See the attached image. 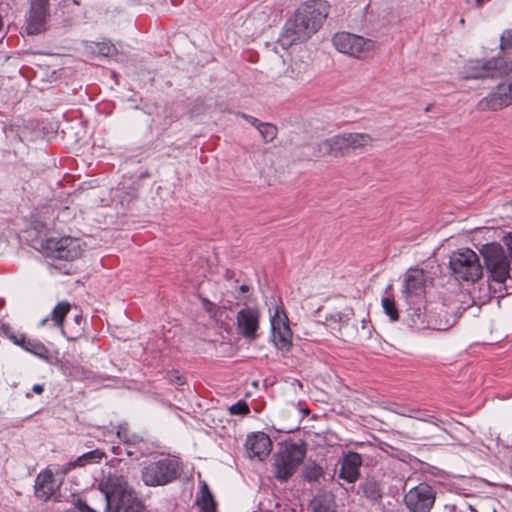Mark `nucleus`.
I'll use <instances>...</instances> for the list:
<instances>
[{"instance_id": "f3484780", "label": "nucleus", "mask_w": 512, "mask_h": 512, "mask_svg": "<svg viewBox=\"0 0 512 512\" xmlns=\"http://www.w3.org/2000/svg\"><path fill=\"white\" fill-rule=\"evenodd\" d=\"M361 465V455L356 452H348L342 458L339 477L348 483H354L359 478Z\"/></svg>"}, {"instance_id": "a18cd8bd", "label": "nucleus", "mask_w": 512, "mask_h": 512, "mask_svg": "<svg viewBox=\"0 0 512 512\" xmlns=\"http://www.w3.org/2000/svg\"><path fill=\"white\" fill-rule=\"evenodd\" d=\"M240 290H241L242 292H247V291H248V286H246V285H241V286H240Z\"/></svg>"}, {"instance_id": "a211bd4d", "label": "nucleus", "mask_w": 512, "mask_h": 512, "mask_svg": "<svg viewBox=\"0 0 512 512\" xmlns=\"http://www.w3.org/2000/svg\"><path fill=\"white\" fill-rule=\"evenodd\" d=\"M428 281L429 277L423 269L410 268L405 274L404 292L409 295H420Z\"/></svg>"}, {"instance_id": "6e6552de", "label": "nucleus", "mask_w": 512, "mask_h": 512, "mask_svg": "<svg viewBox=\"0 0 512 512\" xmlns=\"http://www.w3.org/2000/svg\"><path fill=\"white\" fill-rule=\"evenodd\" d=\"M41 249L49 257L72 261L81 256L83 241L70 236L50 237L42 241Z\"/></svg>"}, {"instance_id": "f03ea898", "label": "nucleus", "mask_w": 512, "mask_h": 512, "mask_svg": "<svg viewBox=\"0 0 512 512\" xmlns=\"http://www.w3.org/2000/svg\"><path fill=\"white\" fill-rule=\"evenodd\" d=\"M104 495L106 512H142L144 506L134 489L119 471H109L98 482Z\"/></svg>"}, {"instance_id": "0eeeda50", "label": "nucleus", "mask_w": 512, "mask_h": 512, "mask_svg": "<svg viewBox=\"0 0 512 512\" xmlns=\"http://www.w3.org/2000/svg\"><path fill=\"white\" fill-rule=\"evenodd\" d=\"M332 42L339 52L357 59L371 58L378 48L374 40L349 32L336 33Z\"/></svg>"}, {"instance_id": "2f4dec72", "label": "nucleus", "mask_w": 512, "mask_h": 512, "mask_svg": "<svg viewBox=\"0 0 512 512\" xmlns=\"http://www.w3.org/2000/svg\"><path fill=\"white\" fill-rule=\"evenodd\" d=\"M231 415H247L250 412L249 405L244 400H239L237 403L229 407Z\"/></svg>"}, {"instance_id": "58836bf2", "label": "nucleus", "mask_w": 512, "mask_h": 512, "mask_svg": "<svg viewBox=\"0 0 512 512\" xmlns=\"http://www.w3.org/2000/svg\"><path fill=\"white\" fill-rule=\"evenodd\" d=\"M170 380H171L172 382L177 383L178 385H183V384H184V380H183L182 376H180V375L178 374V372H173V373L171 374V376H170Z\"/></svg>"}, {"instance_id": "79ce46f5", "label": "nucleus", "mask_w": 512, "mask_h": 512, "mask_svg": "<svg viewBox=\"0 0 512 512\" xmlns=\"http://www.w3.org/2000/svg\"><path fill=\"white\" fill-rule=\"evenodd\" d=\"M247 122H249V123H250L252 126H254L256 129H257V127H258V126L260 125V123H261L257 118H255V117H253V116H250V118H247Z\"/></svg>"}, {"instance_id": "4be33fe9", "label": "nucleus", "mask_w": 512, "mask_h": 512, "mask_svg": "<svg viewBox=\"0 0 512 512\" xmlns=\"http://www.w3.org/2000/svg\"><path fill=\"white\" fill-rule=\"evenodd\" d=\"M354 315L352 308H346L342 312H335L326 317L329 325L338 324L337 331L341 337H345L347 335L346 330L349 329L350 322Z\"/></svg>"}, {"instance_id": "a878e982", "label": "nucleus", "mask_w": 512, "mask_h": 512, "mask_svg": "<svg viewBox=\"0 0 512 512\" xmlns=\"http://www.w3.org/2000/svg\"><path fill=\"white\" fill-rule=\"evenodd\" d=\"M117 436L122 442L126 444L136 445L143 441L139 435L130 433L127 424H121L118 426Z\"/></svg>"}, {"instance_id": "aec40b11", "label": "nucleus", "mask_w": 512, "mask_h": 512, "mask_svg": "<svg viewBox=\"0 0 512 512\" xmlns=\"http://www.w3.org/2000/svg\"><path fill=\"white\" fill-rule=\"evenodd\" d=\"M106 453L102 449H94L78 456L74 461H70L65 465L64 472H68L78 467H86L88 465L99 464Z\"/></svg>"}, {"instance_id": "c9c22d12", "label": "nucleus", "mask_w": 512, "mask_h": 512, "mask_svg": "<svg viewBox=\"0 0 512 512\" xmlns=\"http://www.w3.org/2000/svg\"><path fill=\"white\" fill-rule=\"evenodd\" d=\"M411 410L412 408L404 407V406H397L395 409V412L399 415L410 417L411 416Z\"/></svg>"}, {"instance_id": "9b49d317", "label": "nucleus", "mask_w": 512, "mask_h": 512, "mask_svg": "<svg viewBox=\"0 0 512 512\" xmlns=\"http://www.w3.org/2000/svg\"><path fill=\"white\" fill-rule=\"evenodd\" d=\"M270 323L275 347L282 352H289L292 348V331L282 304L275 307V311L270 317Z\"/></svg>"}, {"instance_id": "393cba45", "label": "nucleus", "mask_w": 512, "mask_h": 512, "mask_svg": "<svg viewBox=\"0 0 512 512\" xmlns=\"http://www.w3.org/2000/svg\"><path fill=\"white\" fill-rule=\"evenodd\" d=\"M197 503L202 512H216V503L206 483L201 487V498Z\"/></svg>"}, {"instance_id": "9d476101", "label": "nucleus", "mask_w": 512, "mask_h": 512, "mask_svg": "<svg viewBox=\"0 0 512 512\" xmlns=\"http://www.w3.org/2000/svg\"><path fill=\"white\" fill-rule=\"evenodd\" d=\"M70 310L71 304L68 301H61L54 307L51 314L40 322V325L44 326L49 321H52L54 327L61 328L62 334L67 338L68 341H76L83 336L84 319L80 314L74 316L73 321L74 324L77 325V329L75 331L70 330V324L63 326L64 319Z\"/></svg>"}, {"instance_id": "603ef678", "label": "nucleus", "mask_w": 512, "mask_h": 512, "mask_svg": "<svg viewBox=\"0 0 512 512\" xmlns=\"http://www.w3.org/2000/svg\"><path fill=\"white\" fill-rule=\"evenodd\" d=\"M465 2H466L467 4H470V0H465Z\"/></svg>"}, {"instance_id": "6ab92c4d", "label": "nucleus", "mask_w": 512, "mask_h": 512, "mask_svg": "<svg viewBox=\"0 0 512 512\" xmlns=\"http://www.w3.org/2000/svg\"><path fill=\"white\" fill-rule=\"evenodd\" d=\"M35 495L41 500H48L55 492V481L52 471L45 470L35 480Z\"/></svg>"}, {"instance_id": "4c0bfd02", "label": "nucleus", "mask_w": 512, "mask_h": 512, "mask_svg": "<svg viewBox=\"0 0 512 512\" xmlns=\"http://www.w3.org/2000/svg\"><path fill=\"white\" fill-rule=\"evenodd\" d=\"M322 474V471H321V468L319 467H315L311 473L307 476V478L312 481V480H317Z\"/></svg>"}, {"instance_id": "864d4df0", "label": "nucleus", "mask_w": 512, "mask_h": 512, "mask_svg": "<svg viewBox=\"0 0 512 512\" xmlns=\"http://www.w3.org/2000/svg\"><path fill=\"white\" fill-rule=\"evenodd\" d=\"M511 205H512V199H511Z\"/></svg>"}, {"instance_id": "3c124183", "label": "nucleus", "mask_w": 512, "mask_h": 512, "mask_svg": "<svg viewBox=\"0 0 512 512\" xmlns=\"http://www.w3.org/2000/svg\"><path fill=\"white\" fill-rule=\"evenodd\" d=\"M72 1H73V3H75V4H77V5L79 4L76 0H72Z\"/></svg>"}, {"instance_id": "7ed1b4c3", "label": "nucleus", "mask_w": 512, "mask_h": 512, "mask_svg": "<svg viewBox=\"0 0 512 512\" xmlns=\"http://www.w3.org/2000/svg\"><path fill=\"white\" fill-rule=\"evenodd\" d=\"M449 268L458 281L476 282L483 276L478 255L469 248L458 249L450 255Z\"/></svg>"}, {"instance_id": "72a5a7b5", "label": "nucleus", "mask_w": 512, "mask_h": 512, "mask_svg": "<svg viewBox=\"0 0 512 512\" xmlns=\"http://www.w3.org/2000/svg\"><path fill=\"white\" fill-rule=\"evenodd\" d=\"M430 316L434 317L437 320H442V321L450 319L452 321V326L455 323V319L451 315H448L447 310L444 305H441L438 312H430Z\"/></svg>"}, {"instance_id": "c03bdc74", "label": "nucleus", "mask_w": 512, "mask_h": 512, "mask_svg": "<svg viewBox=\"0 0 512 512\" xmlns=\"http://www.w3.org/2000/svg\"><path fill=\"white\" fill-rule=\"evenodd\" d=\"M237 115L241 116L243 119L247 121V118H250L251 115L245 114V113H237Z\"/></svg>"}, {"instance_id": "c85d7f7f", "label": "nucleus", "mask_w": 512, "mask_h": 512, "mask_svg": "<svg viewBox=\"0 0 512 512\" xmlns=\"http://www.w3.org/2000/svg\"><path fill=\"white\" fill-rule=\"evenodd\" d=\"M382 307L384 312L389 316L391 321H397L399 318L398 310L396 308L395 300L393 297H384L382 299Z\"/></svg>"}, {"instance_id": "39448f33", "label": "nucleus", "mask_w": 512, "mask_h": 512, "mask_svg": "<svg viewBox=\"0 0 512 512\" xmlns=\"http://www.w3.org/2000/svg\"><path fill=\"white\" fill-rule=\"evenodd\" d=\"M488 273V278L504 283L510 277V260L500 244H486L480 250Z\"/></svg>"}, {"instance_id": "1a4fd4ad", "label": "nucleus", "mask_w": 512, "mask_h": 512, "mask_svg": "<svg viewBox=\"0 0 512 512\" xmlns=\"http://www.w3.org/2000/svg\"><path fill=\"white\" fill-rule=\"evenodd\" d=\"M179 463L174 458H162L145 466L142 480L147 486L166 485L178 477Z\"/></svg>"}, {"instance_id": "bb28decb", "label": "nucleus", "mask_w": 512, "mask_h": 512, "mask_svg": "<svg viewBox=\"0 0 512 512\" xmlns=\"http://www.w3.org/2000/svg\"><path fill=\"white\" fill-rule=\"evenodd\" d=\"M310 506L313 512H335L332 501L327 499L326 497H315L311 501Z\"/></svg>"}, {"instance_id": "2eb2a0df", "label": "nucleus", "mask_w": 512, "mask_h": 512, "mask_svg": "<svg viewBox=\"0 0 512 512\" xmlns=\"http://www.w3.org/2000/svg\"><path fill=\"white\" fill-rule=\"evenodd\" d=\"M47 4V0L31 1L26 27L28 34H39L46 29L48 17Z\"/></svg>"}, {"instance_id": "49530a36", "label": "nucleus", "mask_w": 512, "mask_h": 512, "mask_svg": "<svg viewBox=\"0 0 512 512\" xmlns=\"http://www.w3.org/2000/svg\"><path fill=\"white\" fill-rule=\"evenodd\" d=\"M76 329H77V325H75V324L71 325L70 324V330L71 331H75Z\"/></svg>"}, {"instance_id": "de8ad7c7", "label": "nucleus", "mask_w": 512, "mask_h": 512, "mask_svg": "<svg viewBox=\"0 0 512 512\" xmlns=\"http://www.w3.org/2000/svg\"><path fill=\"white\" fill-rule=\"evenodd\" d=\"M431 106H432L431 104H430V105H428V106L425 108V112L430 111V110H431Z\"/></svg>"}, {"instance_id": "b1692460", "label": "nucleus", "mask_w": 512, "mask_h": 512, "mask_svg": "<svg viewBox=\"0 0 512 512\" xmlns=\"http://www.w3.org/2000/svg\"><path fill=\"white\" fill-rule=\"evenodd\" d=\"M281 454L294 466L298 467L305 457L306 449L304 444L292 443L287 445Z\"/></svg>"}, {"instance_id": "a19ab883", "label": "nucleus", "mask_w": 512, "mask_h": 512, "mask_svg": "<svg viewBox=\"0 0 512 512\" xmlns=\"http://www.w3.org/2000/svg\"><path fill=\"white\" fill-rule=\"evenodd\" d=\"M203 305L207 312H209V313L213 312L214 304L212 302H210L208 300H204Z\"/></svg>"}, {"instance_id": "20e7f679", "label": "nucleus", "mask_w": 512, "mask_h": 512, "mask_svg": "<svg viewBox=\"0 0 512 512\" xmlns=\"http://www.w3.org/2000/svg\"><path fill=\"white\" fill-rule=\"evenodd\" d=\"M372 138L365 133H344L325 139L318 144L322 156L343 157L351 150L370 145Z\"/></svg>"}, {"instance_id": "cd10ccee", "label": "nucleus", "mask_w": 512, "mask_h": 512, "mask_svg": "<svg viewBox=\"0 0 512 512\" xmlns=\"http://www.w3.org/2000/svg\"><path fill=\"white\" fill-rule=\"evenodd\" d=\"M263 141L265 143L272 142L277 136V128L273 124L270 123H260L257 127Z\"/></svg>"}, {"instance_id": "423d86ee", "label": "nucleus", "mask_w": 512, "mask_h": 512, "mask_svg": "<svg viewBox=\"0 0 512 512\" xmlns=\"http://www.w3.org/2000/svg\"><path fill=\"white\" fill-rule=\"evenodd\" d=\"M467 79L502 78L512 72V62L504 57L470 60L464 67Z\"/></svg>"}, {"instance_id": "5701e85b", "label": "nucleus", "mask_w": 512, "mask_h": 512, "mask_svg": "<svg viewBox=\"0 0 512 512\" xmlns=\"http://www.w3.org/2000/svg\"><path fill=\"white\" fill-rule=\"evenodd\" d=\"M274 468L275 477L279 480L286 481L293 475L297 467L280 453L275 458Z\"/></svg>"}, {"instance_id": "4468645a", "label": "nucleus", "mask_w": 512, "mask_h": 512, "mask_svg": "<svg viewBox=\"0 0 512 512\" xmlns=\"http://www.w3.org/2000/svg\"><path fill=\"white\" fill-rule=\"evenodd\" d=\"M408 325L415 329L431 328L438 331H445L452 327V321L437 320L427 315L426 308L421 306H412L408 309Z\"/></svg>"}, {"instance_id": "ea45409f", "label": "nucleus", "mask_w": 512, "mask_h": 512, "mask_svg": "<svg viewBox=\"0 0 512 512\" xmlns=\"http://www.w3.org/2000/svg\"><path fill=\"white\" fill-rule=\"evenodd\" d=\"M135 196V191L133 190L132 192H128L125 196H120L119 195V198H120V203L122 205H124V203H128L133 197Z\"/></svg>"}, {"instance_id": "f8f14e48", "label": "nucleus", "mask_w": 512, "mask_h": 512, "mask_svg": "<svg viewBox=\"0 0 512 512\" xmlns=\"http://www.w3.org/2000/svg\"><path fill=\"white\" fill-rule=\"evenodd\" d=\"M435 498L433 487L427 483H420L405 494L404 503L411 512H430Z\"/></svg>"}, {"instance_id": "f257e3e1", "label": "nucleus", "mask_w": 512, "mask_h": 512, "mask_svg": "<svg viewBox=\"0 0 512 512\" xmlns=\"http://www.w3.org/2000/svg\"><path fill=\"white\" fill-rule=\"evenodd\" d=\"M329 5L325 1L310 0L302 4L289 18L278 39L284 49L304 42L315 34L328 16Z\"/></svg>"}, {"instance_id": "c756f323", "label": "nucleus", "mask_w": 512, "mask_h": 512, "mask_svg": "<svg viewBox=\"0 0 512 512\" xmlns=\"http://www.w3.org/2000/svg\"><path fill=\"white\" fill-rule=\"evenodd\" d=\"M363 493L367 498L373 501L379 500L382 497L381 490L378 484L374 481H367L363 485Z\"/></svg>"}, {"instance_id": "412c9836", "label": "nucleus", "mask_w": 512, "mask_h": 512, "mask_svg": "<svg viewBox=\"0 0 512 512\" xmlns=\"http://www.w3.org/2000/svg\"><path fill=\"white\" fill-rule=\"evenodd\" d=\"M9 338L16 345L22 347L26 351H29L40 358H47L48 350L40 341L29 339L23 334L11 335Z\"/></svg>"}, {"instance_id": "ddd939ff", "label": "nucleus", "mask_w": 512, "mask_h": 512, "mask_svg": "<svg viewBox=\"0 0 512 512\" xmlns=\"http://www.w3.org/2000/svg\"><path fill=\"white\" fill-rule=\"evenodd\" d=\"M260 327V311L256 307H245L237 312L236 330L239 335L249 342L258 338Z\"/></svg>"}, {"instance_id": "dca6fc26", "label": "nucleus", "mask_w": 512, "mask_h": 512, "mask_svg": "<svg viewBox=\"0 0 512 512\" xmlns=\"http://www.w3.org/2000/svg\"><path fill=\"white\" fill-rule=\"evenodd\" d=\"M245 447L250 458L263 460L270 454L272 442L267 434L258 432L247 437Z\"/></svg>"}, {"instance_id": "37998d69", "label": "nucleus", "mask_w": 512, "mask_h": 512, "mask_svg": "<svg viewBox=\"0 0 512 512\" xmlns=\"http://www.w3.org/2000/svg\"><path fill=\"white\" fill-rule=\"evenodd\" d=\"M32 391L36 394H41L44 391V385L42 384H35L32 387Z\"/></svg>"}, {"instance_id": "8fccbe9b", "label": "nucleus", "mask_w": 512, "mask_h": 512, "mask_svg": "<svg viewBox=\"0 0 512 512\" xmlns=\"http://www.w3.org/2000/svg\"><path fill=\"white\" fill-rule=\"evenodd\" d=\"M127 454H128L129 456H131V455H132V452H131V451H127Z\"/></svg>"}, {"instance_id": "7c9ffc66", "label": "nucleus", "mask_w": 512, "mask_h": 512, "mask_svg": "<svg viewBox=\"0 0 512 512\" xmlns=\"http://www.w3.org/2000/svg\"><path fill=\"white\" fill-rule=\"evenodd\" d=\"M410 418H415L420 421L429 422L437 425L439 421L434 415L428 411H424L418 408H412Z\"/></svg>"}, {"instance_id": "473e14b6", "label": "nucleus", "mask_w": 512, "mask_h": 512, "mask_svg": "<svg viewBox=\"0 0 512 512\" xmlns=\"http://www.w3.org/2000/svg\"><path fill=\"white\" fill-rule=\"evenodd\" d=\"M500 48L501 50H509L512 49V29L505 30L500 38Z\"/></svg>"}, {"instance_id": "e433bc0d", "label": "nucleus", "mask_w": 512, "mask_h": 512, "mask_svg": "<svg viewBox=\"0 0 512 512\" xmlns=\"http://www.w3.org/2000/svg\"><path fill=\"white\" fill-rule=\"evenodd\" d=\"M116 51V48L114 45H104L102 48H100V53L109 56L112 55Z\"/></svg>"}, {"instance_id": "09e8293b", "label": "nucleus", "mask_w": 512, "mask_h": 512, "mask_svg": "<svg viewBox=\"0 0 512 512\" xmlns=\"http://www.w3.org/2000/svg\"><path fill=\"white\" fill-rule=\"evenodd\" d=\"M112 452H113V453H117V451H116V447H112Z\"/></svg>"}, {"instance_id": "f704fd0d", "label": "nucleus", "mask_w": 512, "mask_h": 512, "mask_svg": "<svg viewBox=\"0 0 512 512\" xmlns=\"http://www.w3.org/2000/svg\"><path fill=\"white\" fill-rule=\"evenodd\" d=\"M77 508V512H96L93 508H91L85 501L78 499L75 503Z\"/></svg>"}]
</instances>
